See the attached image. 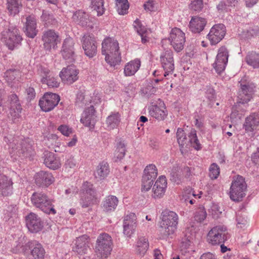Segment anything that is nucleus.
<instances>
[{
  "mask_svg": "<svg viewBox=\"0 0 259 259\" xmlns=\"http://www.w3.org/2000/svg\"><path fill=\"white\" fill-rule=\"evenodd\" d=\"M5 141L9 146L10 154L14 160L18 157H27L30 155L31 146L28 143L29 139L14 138L11 135L5 136Z\"/></svg>",
  "mask_w": 259,
  "mask_h": 259,
  "instance_id": "obj_1",
  "label": "nucleus"
},
{
  "mask_svg": "<svg viewBox=\"0 0 259 259\" xmlns=\"http://www.w3.org/2000/svg\"><path fill=\"white\" fill-rule=\"evenodd\" d=\"M102 53L105 56V61L111 66L118 64L121 59L117 41L113 38H106L102 44Z\"/></svg>",
  "mask_w": 259,
  "mask_h": 259,
  "instance_id": "obj_2",
  "label": "nucleus"
},
{
  "mask_svg": "<svg viewBox=\"0 0 259 259\" xmlns=\"http://www.w3.org/2000/svg\"><path fill=\"white\" fill-rule=\"evenodd\" d=\"M178 216L175 212L165 210L161 213L160 227L161 234L167 236L174 233L177 230Z\"/></svg>",
  "mask_w": 259,
  "mask_h": 259,
  "instance_id": "obj_3",
  "label": "nucleus"
},
{
  "mask_svg": "<svg viewBox=\"0 0 259 259\" xmlns=\"http://www.w3.org/2000/svg\"><path fill=\"white\" fill-rule=\"evenodd\" d=\"M31 200L35 207L40 209L44 212L49 214L56 213V210L53 204V199L49 198L44 193H34L31 197Z\"/></svg>",
  "mask_w": 259,
  "mask_h": 259,
  "instance_id": "obj_4",
  "label": "nucleus"
},
{
  "mask_svg": "<svg viewBox=\"0 0 259 259\" xmlns=\"http://www.w3.org/2000/svg\"><path fill=\"white\" fill-rule=\"evenodd\" d=\"M227 227L224 225H219L213 227L208 232L206 236V241L210 245H220L224 243L228 238Z\"/></svg>",
  "mask_w": 259,
  "mask_h": 259,
  "instance_id": "obj_5",
  "label": "nucleus"
},
{
  "mask_svg": "<svg viewBox=\"0 0 259 259\" xmlns=\"http://www.w3.org/2000/svg\"><path fill=\"white\" fill-rule=\"evenodd\" d=\"M247 185L244 179L238 176L232 182L230 191V197L234 201H241L245 195Z\"/></svg>",
  "mask_w": 259,
  "mask_h": 259,
  "instance_id": "obj_6",
  "label": "nucleus"
},
{
  "mask_svg": "<svg viewBox=\"0 0 259 259\" xmlns=\"http://www.w3.org/2000/svg\"><path fill=\"white\" fill-rule=\"evenodd\" d=\"M112 241L110 236L103 233L98 237L96 246V252L99 256L107 257L112 250Z\"/></svg>",
  "mask_w": 259,
  "mask_h": 259,
  "instance_id": "obj_7",
  "label": "nucleus"
},
{
  "mask_svg": "<svg viewBox=\"0 0 259 259\" xmlns=\"http://www.w3.org/2000/svg\"><path fill=\"white\" fill-rule=\"evenodd\" d=\"M96 191L92 184L85 182L83 184L80 200V204L83 208L91 207L97 202Z\"/></svg>",
  "mask_w": 259,
  "mask_h": 259,
  "instance_id": "obj_8",
  "label": "nucleus"
},
{
  "mask_svg": "<svg viewBox=\"0 0 259 259\" xmlns=\"http://www.w3.org/2000/svg\"><path fill=\"white\" fill-rule=\"evenodd\" d=\"M2 39L10 50L17 47L22 40L19 30L13 26L10 27L8 31L3 32Z\"/></svg>",
  "mask_w": 259,
  "mask_h": 259,
  "instance_id": "obj_9",
  "label": "nucleus"
},
{
  "mask_svg": "<svg viewBox=\"0 0 259 259\" xmlns=\"http://www.w3.org/2000/svg\"><path fill=\"white\" fill-rule=\"evenodd\" d=\"M81 45L84 54L91 58L94 57L97 53V43L93 35L85 34L81 39Z\"/></svg>",
  "mask_w": 259,
  "mask_h": 259,
  "instance_id": "obj_10",
  "label": "nucleus"
},
{
  "mask_svg": "<svg viewBox=\"0 0 259 259\" xmlns=\"http://www.w3.org/2000/svg\"><path fill=\"white\" fill-rule=\"evenodd\" d=\"M60 101V97L56 94L47 93L40 98L39 105L41 110L48 112L54 108Z\"/></svg>",
  "mask_w": 259,
  "mask_h": 259,
  "instance_id": "obj_11",
  "label": "nucleus"
},
{
  "mask_svg": "<svg viewBox=\"0 0 259 259\" xmlns=\"http://www.w3.org/2000/svg\"><path fill=\"white\" fill-rule=\"evenodd\" d=\"M78 70L74 66L69 65L62 69L59 76L63 83L71 84L78 79Z\"/></svg>",
  "mask_w": 259,
  "mask_h": 259,
  "instance_id": "obj_12",
  "label": "nucleus"
},
{
  "mask_svg": "<svg viewBox=\"0 0 259 259\" xmlns=\"http://www.w3.org/2000/svg\"><path fill=\"white\" fill-rule=\"evenodd\" d=\"M10 104L9 117L12 118L13 122L21 117V113L22 108L20 103H19L18 97L15 94H12L9 97L8 103L5 106Z\"/></svg>",
  "mask_w": 259,
  "mask_h": 259,
  "instance_id": "obj_13",
  "label": "nucleus"
},
{
  "mask_svg": "<svg viewBox=\"0 0 259 259\" xmlns=\"http://www.w3.org/2000/svg\"><path fill=\"white\" fill-rule=\"evenodd\" d=\"M229 57V53L225 47H221L218 50L216 60L213 64L215 71L220 74L225 69Z\"/></svg>",
  "mask_w": 259,
  "mask_h": 259,
  "instance_id": "obj_14",
  "label": "nucleus"
},
{
  "mask_svg": "<svg viewBox=\"0 0 259 259\" xmlns=\"http://www.w3.org/2000/svg\"><path fill=\"white\" fill-rule=\"evenodd\" d=\"M226 34V27L223 24L214 25L210 29L207 37L211 45H216L224 37Z\"/></svg>",
  "mask_w": 259,
  "mask_h": 259,
  "instance_id": "obj_15",
  "label": "nucleus"
},
{
  "mask_svg": "<svg viewBox=\"0 0 259 259\" xmlns=\"http://www.w3.org/2000/svg\"><path fill=\"white\" fill-rule=\"evenodd\" d=\"M40 81L43 84H46L51 88H57L59 85V82L54 77L53 72H51L48 68L40 67L38 70Z\"/></svg>",
  "mask_w": 259,
  "mask_h": 259,
  "instance_id": "obj_16",
  "label": "nucleus"
},
{
  "mask_svg": "<svg viewBox=\"0 0 259 259\" xmlns=\"http://www.w3.org/2000/svg\"><path fill=\"white\" fill-rule=\"evenodd\" d=\"M74 45V40L70 37L66 38L63 42L61 54L68 63H72L75 60Z\"/></svg>",
  "mask_w": 259,
  "mask_h": 259,
  "instance_id": "obj_17",
  "label": "nucleus"
},
{
  "mask_svg": "<svg viewBox=\"0 0 259 259\" xmlns=\"http://www.w3.org/2000/svg\"><path fill=\"white\" fill-rule=\"evenodd\" d=\"M167 188V181L165 177L160 176L156 181L152 187L151 196L155 199H160L164 195Z\"/></svg>",
  "mask_w": 259,
  "mask_h": 259,
  "instance_id": "obj_18",
  "label": "nucleus"
},
{
  "mask_svg": "<svg viewBox=\"0 0 259 259\" xmlns=\"http://www.w3.org/2000/svg\"><path fill=\"white\" fill-rule=\"evenodd\" d=\"M162 66L164 70V76L168 75L174 69V64L172 53L170 50H166L163 52L160 58Z\"/></svg>",
  "mask_w": 259,
  "mask_h": 259,
  "instance_id": "obj_19",
  "label": "nucleus"
},
{
  "mask_svg": "<svg viewBox=\"0 0 259 259\" xmlns=\"http://www.w3.org/2000/svg\"><path fill=\"white\" fill-rule=\"evenodd\" d=\"M26 224L28 230L31 233H37L41 231L43 227L40 218L33 212L26 216Z\"/></svg>",
  "mask_w": 259,
  "mask_h": 259,
  "instance_id": "obj_20",
  "label": "nucleus"
},
{
  "mask_svg": "<svg viewBox=\"0 0 259 259\" xmlns=\"http://www.w3.org/2000/svg\"><path fill=\"white\" fill-rule=\"evenodd\" d=\"M72 19L77 24L89 28H92L95 24L94 18H90L88 14L80 10L73 14Z\"/></svg>",
  "mask_w": 259,
  "mask_h": 259,
  "instance_id": "obj_21",
  "label": "nucleus"
},
{
  "mask_svg": "<svg viewBox=\"0 0 259 259\" xmlns=\"http://www.w3.org/2000/svg\"><path fill=\"white\" fill-rule=\"evenodd\" d=\"M58 34L53 30H48L44 32L42 40L46 50L50 51L55 48L58 41Z\"/></svg>",
  "mask_w": 259,
  "mask_h": 259,
  "instance_id": "obj_22",
  "label": "nucleus"
},
{
  "mask_svg": "<svg viewBox=\"0 0 259 259\" xmlns=\"http://www.w3.org/2000/svg\"><path fill=\"white\" fill-rule=\"evenodd\" d=\"M95 110L93 105L85 108L82 114L80 122L85 126L93 128L96 123Z\"/></svg>",
  "mask_w": 259,
  "mask_h": 259,
  "instance_id": "obj_23",
  "label": "nucleus"
},
{
  "mask_svg": "<svg viewBox=\"0 0 259 259\" xmlns=\"http://www.w3.org/2000/svg\"><path fill=\"white\" fill-rule=\"evenodd\" d=\"M89 237L87 235H82L75 240L73 250L80 255L85 254L89 249Z\"/></svg>",
  "mask_w": 259,
  "mask_h": 259,
  "instance_id": "obj_24",
  "label": "nucleus"
},
{
  "mask_svg": "<svg viewBox=\"0 0 259 259\" xmlns=\"http://www.w3.org/2000/svg\"><path fill=\"white\" fill-rule=\"evenodd\" d=\"M149 113L152 117L158 120H163L167 115V111L163 102L160 101L158 105L149 106Z\"/></svg>",
  "mask_w": 259,
  "mask_h": 259,
  "instance_id": "obj_25",
  "label": "nucleus"
},
{
  "mask_svg": "<svg viewBox=\"0 0 259 259\" xmlns=\"http://www.w3.org/2000/svg\"><path fill=\"white\" fill-rule=\"evenodd\" d=\"M255 85L252 83H247L245 84H241V90L239 91V100L243 103H247L252 98L254 92Z\"/></svg>",
  "mask_w": 259,
  "mask_h": 259,
  "instance_id": "obj_26",
  "label": "nucleus"
},
{
  "mask_svg": "<svg viewBox=\"0 0 259 259\" xmlns=\"http://www.w3.org/2000/svg\"><path fill=\"white\" fill-rule=\"evenodd\" d=\"M26 35L30 38H34L37 34L36 19L34 16H28L26 18L24 27Z\"/></svg>",
  "mask_w": 259,
  "mask_h": 259,
  "instance_id": "obj_27",
  "label": "nucleus"
},
{
  "mask_svg": "<svg viewBox=\"0 0 259 259\" xmlns=\"http://www.w3.org/2000/svg\"><path fill=\"white\" fill-rule=\"evenodd\" d=\"M12 179L0 174V193L3 196H9L13 193Z\"/></svg>",
  "mask_w": 259,
  "mask_h": 259,
  "instance_id": "obj_28",
  "label": "nucleus"
},
{
  "mask_svg": "<svg viewBox=\"0 0 259 259\" xmlns=\"http://www.w3.org/2000/svg\"><path fill=\"white\" fill-rule=\"evenodd\" d=\"M29 247L31 249V259H44L46 253L42 245L36 241L29 242Z\"/></svg>",
  "mask_w": 259,
  "mask_h": 259,
  "instance_id": "obj_29",
  "label": "nucleus"
},
{
  "mask_svg": "<svg viewBox=\"0 0 259 259\" xmlns=\"http://www.w3.org/2000/svg\"><path fill=\"white\" fill-rule=\"evenodd\" d=\"M36 183L41 186H48L53 183L54 178L52 175L47 171H40L35 176Z\"/></svg>",
  "mask_w": 259,
  "mask_h": 259,
  "instance_id": "obj_30",
  "label": "nucleus"
},
{
  "mask_svg": "<svg viewBox=\"0 0 259 259\" xmlns=\"http://www.w3.org/2000/svg\"><path fill=\"white\" fill-rule=\"evenodd\" d=\"M206 23L205 19L198 16H193L189 23V27L193 32L200 33L204 29Z\"/></svg>",
  "mask_w": 259,
  "mask_h": 259,
  "instance_id": "obj_31",
  "label": "nucleus"
},
{
  "mask_svg": "<svg viewBox=\"0 0 259 259\" xmlns=\"http://www.w3.org/2000/svg\"><path fill=\"white\" fill-rule=\"evenodd\" d=\"M149 246L148 239L145 237H140L137 239L134 246L135 253L137 255L143 256L147 251Z\"/></svg>",
  "mask_w": 259,
  "mask_h": 259,
  "instance_id": "obj_32",
  "label": "nucleus"
},
{
  "mask_svg": "<svg viewBox=\"0 0 259 259\" xmlns=\"http://www.w3.org/2000/svg\"><path fill=\"white\" fill-rule=\"evenodd\" d=\"M44 163L50 169H57L61 166L59 158L55 157L53 153L46 152L44 154Z\"/></svg>",
  "mask_w": 259,
  "mask_h": 259,
  "instance_id": "obj_33",
  "label": "nucleus"
},
{
  "mask_svg": "<svg viewBox=\"0 0 259 259\" xmlns=\"http://www.w3.org/2000/svg\"><path fill=\"white\" fill-rule=\"evenodd\" d=\"M118 204V198L114 195H109L105 198L102 202L104 211L110 212L114 211Z\"/></svg>",
  "mask_w": 259,
  "mask_h": 259,
  "instance_id": "obj_34",
  "label": "nucleus"
},
{
  "mask_svg": "<svg viewBox=\"0 0 259 259\" xmlns=\"http://www.w3.org/2000/svg\"><path fill=\"white\" fill-rule=\"evenodd\" d=\"M247 103H243L239 100L232 108L230 115L231 118L233 119H240L245 113L247 108Z\"/></svg>",
  "mask_w": 259,
  "mask_h": 259,
  "instance_id": "obj_35",
  "label": "nucleus"
},
{
  "mask_svg": "<svg viewBox=\"0 0 259 259\" xmlns=\"http://www.w3.org/2000/svg\"><path fill=\"white\" fill-rule=\"evenodd\" d=\"M259 124V114L253 113L246 117L243 126L246 131L252 132L256 129Z\"/></svg>",
  "mask_w": 259,
  "mask_h": 259,
  "instance_id": "obj_36",
  "label": "nucleus"
},
{
  "mask_svg": "<svg viewBox=\"0 0 259 259\" xmlns=\"http://www.w3.org/2000/svg\"><path fill=\"white\" fill-rule=\"evenodd\" d=\"M141 66V61L136 59L127 63L124 68V74L126 76L134 75L139 69Z\"/></svg>",
  "mask_w": 259,
  "mask_h": 259,
  "instance_id": "obj_37",
  "label": "nucleus"
},
{
  "mask_svg": "<svg viewBox=\"0 0 259 259\" xmlns=\"http://www.w3.org/2000/svg\"><path fill=\"white\" fill-rule=\"evenodd\" d=\"M190 227H187L185 230V238L182 239L181 247L182 250L187 249L190 245L191 240L192 236L195 233V228L193 225H190Z\"/></svg>",
  "mask_w": 259,
  "mask_h": 259,
  "instance_id": "obj_38",
  "label": "nucleus"
},
{
  "mask_svg": "<svg viewBox=\"0 0 259 259\" xmlns=\"http://www.w3.org/2000/svg\"><path fill=\"white\" fill-rule=\"evenodd\" d=\"M109 172V165L107 162L103 161L98 165L94 175L96 178L102 180L107 176Z\"/></svg>",
  "mask_w": 259,
  "mask_h": 259,
  "instance_id": "obj_39",
  "label": "nucleus"
},
{
  "mask_svg": "<svg viewBox=\"0 0 259 259\" xmlns=\"http://www.w3.org/2000/svg\"><path fill=\"white\" fill-rule=\"evenodd\" d=\"M120 115L118 113H112L109 115L106 120V124L108 130H113L117 127L120 121Z\"/></svg>",
  "mask_w": 259,
  "mask_h": 259,
  "instance_id": "obj_40",
  "label": "nucleus"
},
{
  "mask_svg": "<svg viewBox=\"0 0 259 259\" xmlns=\"http://www.w3.org/2000/svg\"><path fill=\"white\" fill-rule=\"evenodd\" d=\"M8 10L11 15L17 14L22 8V0H7Z\"/></svg>",
  "mask_w": 259,
  "mask_h": 259,
  "instance_id": "obj_41",
  "label": "nucleus"
},
{
  "mask_svg": "<svg viewBox=\"0 0 259 259\" xmlns=\"http://www.w3.org/2000/svg\"><path fill=\"white\" fill-rule=\"evenodd\" d=\"M134 27L137 33L141 36L142 42L144 44L147 41V34L148 32V29L138 20H136L134 22Z\"/></svg>",
  "mask_w": 259,
  "mask_h": 259,
  "instance_id": "obj_42",
  "label": "nucleus"
},
{
  "mask_svg": "<svg viewBox=\"0 0 259 259\" xmlns=\"http://www.w3.org/2000/svg\"><path fill=\"white\" fill-rule=\"evenodd\" d=\"M91 94L88 92L82 93L81 92L77 93L75 101L76 105L83 107L91 103Z\"/></svg>",
  "mask_w": 259,
  "mask_h": 259,
  "instance_id": "obj_43",
  "label": "nucleus"
},
{
  "mask_svg": "<svg viewBox=\"0 0 259 259\" xmlns=\"http://www.w3.org/2000/svg\"><path fill=\"white\" fill-rule=\"evenodd\" d=\"M245 60L247 64L253 68H259V53L253 51L249 52L245 57Z\"/></svg>",
  "mask_w": 259,
  "mask_h": 259,
  "instance_id": "obj_44",
  "label": "nucleus"
},
{
  "mask_svg": "<svg viewBox=\"0 0 259 259\" xmlns=\"http://www.w3.org/2000/svg\"><path fill=\"white\" fill-rule=\"evenodd\" d=\"M91 8L93 11H95L97 13L98 16L103 15L105 9L104 6V0H91Z\"/></svg>",
  "mask_w": 259,
  "mask_h": 259,
  "instance_id": "obj_45",
  "label": "nucleus"
},
{
  "mask_svg": "<svg viewBox=\"0 0 259 259\" xmlns=\"http://www.w3.org/2000/svg\"><path fill=\"white\" fill-rule=\"evenodd\" d=\"M125 153V145L122 141H120L117 143L116 150L114 153V157L116 160H120L123 158Z\"/></svg>",
  "mask_w": 259,
  "mask_h": 259,
  "instance_id": "obj_46",
  "label": "nucleus"
},
{
  "mask_svg": "<svg viewBox=\"0 0 259 259\" xmlns=\"http://www.w3.org/2000/svg\"><path fill=\"white\" fill-rule=\"evenodd\" d=\"M157 169L156 166L153 164H151L145 167L143 176H146V177H148V178L154 180L157 176Z\"/></svg>",
  "mask_w": 259,
  "mask_h": 259,
  "instance_id": "obj_47",
  "label": "nucleus"
},
{
  "mask_svg": "<svg viewBox=\"0 0 259 259\" xmlns=\"http://www.w3.org/2000/svg\"><path fill=\"white\" fill-rule=\"evenodd\" d=\"M116 9L119 15H124L127 13L129 4L127 0H116Z\"/></svg>",
  "mask_w": 259,
  "mask_h": 259,
  "instance_id": "obj_48",
  "label": "nucleus"
},
{
  "mask_svg": "<svg viewBox=\"0 0 259 259\" xmlns=\"http://www.w3.org/2000/svg\"><path fill=\"white\" fill-rule=\"evenodd\" d=\"M178 33V29L176 27L173 28L170 31V35L168 38L171 45L172 46L174 49L177 52L178 51V37L177 36Z\"/></svg>",
  "mask_w": 259,
  "mask_h": 259,
  "instance_id": "obj_49",
  "label": "nucleus"
},
{
  "mask_svg": "<svg viewBox=\"0 0 259 259\" xmlns=\"http://www.w3.org/2000/svg\"><path fill=\"white\" fill-rule=\"evenodd\" d=\"M123 225L132 226V228H136L137 217L135 213H131L126 215L123 221Z\"/></svg>",
  "mask_w": 259,
  "mask_h": 259,
  "instance_id": "obj_50",
  "label": "nucleus"
},
{
  "mask_svg": "<svg viewBox=\"0 0 259 259\" xmlns=\"http://www.w3.org/2000/svg\"><path fill=\"white\" fill-rule=\"evenodd\" d=\"M207 213L203 207H199L195 212L194 220L198 223L202 222L206 218Z\"/></svg>",
  "mask_w": 259,
  "mask_h": 259,
  "instance_id": "obj_51",
  "label": "nucleus"
},
{
  "mask_svg": "<svg viewBox=\"0 0 259 259\" xmlns=\"http://www.w3.org/2000/svg\"><path fill=\"white\" fill-rule=\"evenodd\" d=\"M189 142L191 146L196 150H199L201 149V146L197 137L195 131L191 132L189 136Z\"/></svg>",
  "mask_w": 259,
  "mask_h": 259,
  "instance_id": "obj_52",
  "label": "nucleus"
},
{
  "mask_svg": "<svg viewBox=\"0 0 259 259\" xmlns=\"http://www.w3.org/2000/svg\"><path fill=\"white\" fill-rule=\"evenodd\" d=\"M40 18L41 20L48 26L54 25L56 23V20L54 18L53 15H50L46 11H43Z\"/></svg>",
  "mask_w": 259,
  "mask_h": 259,
  "instance_id": "obj_53",
  "label": "nucleus"
},
{
  "mask_svg": "<svg viewBox=\"0 0 259 259\" xmlns=\"http://www.w3.org/2000/svg\"><path fill=\"white\" fill-rule=\"evenodd\" d=\"M154 180L148 178V177H146V176H143L142 178V192H147L149 191L154 182Z\"/></svg>",
  "mask_w": 259,
  "mask_h": 259,
  "instance_id": "obj_54",
  "label": "nucleus"
},
{
  "mask_svg": "<svg viewBox=\"0 0 259 259\" xmlns=\"http://www.w3.org/2000/svg\"><path fill=\"white\" fill-rule=\"evenodd\" d=\"M220 174V167L215 163H212L209 167V177L211 179H217Z\"/></svg>",
  "mask_w": 259,
  "mask_h": 259,
  "instance_id": "obj_55",
  "label": "nucleus"
},
{
  "mask_svg": "<svg viewBox=\"0 0 259 259\" xmlns=\"http://www.w3.org/2000/svg\"><path fill=\"white\" fill-rule=\"evenodd\" d=\"M203 8V2L202 0H193L190 5V8L196 12L201 11Z\"/></svg>",
  "mask_w": 259,
  "mask_h": 259,
  "instance_id": "obj_56",
  "label": "nucleus"
},
{
  "mask_svg": "<svg viewBox=\"0 0 259 259\" xmlns=\"http://www.w3.org/2000/svg\"><path fill=\"white\" fill-rule=\"evenodd\" d=\"M144 8L147 12H154L157 10V4L153 1H148L144 4Z\"/></svg>",
  "mask_w": 259,
  "mask_h": 259,
  "instance_id": "obj_57",
  "label": "nucleus"
},
{
  "mask_svg": "<svg viewBox=\"0 0 259 259\" xmlns=\"http://www.w3.org/2000/svg\"><path fill=\"white\" fill-rule=\"evenodd\" d=\"M19 72L16 70H9L7 71L5 73L6 80L9 83H12L13 80L15 79V76Z\"/></svg>",
  "mask_w": 259,
  "mask_h": 259,
  "instance_id": "obj_58",
  "label": "nucleus"
},
{
  "mask_svg": "<svg viewBox=\"0 0 259 259\" xmlns=\"http://www.w3.org/2000/svg\"><path fill=\"white\" fill-rule=\"evenodd\" d=\"M64 166L68 171L70 169H74L76 166V161L73 157H70L66 160Z\"/></svg>",
  "mask_w": 259,
  "mask_h": 259,
  "instance_id": "obj_59",
  "label": "nucleus"
},
{
  "mask_svg": "<svg viewBox=\"0 0 259 259\" xmlns=\"http://www.w3.org/2000/svg\"><path fill=\"white\" fill-rule=\"evenodd\" d=\"M58 130L64 136L68 137L72 133V128L66 125H61L58 128Z\"/></svg>",
  "mask_w": 259,
  "mask_h": 259,
  "instance_id": "obj_60",
  "label": "nucleus"
},
{
  "mask_svg": "<svg viewBox=\"0 0 259 259\" xmlns=\"http://www.w3.org/2000/svg\"><path fill=\"white\" fill-rule=\"evenodd\" d=\"M54 149V150L56 152H62L65 150V146L62 144L59 139L56 142V143H53V146L51 147Z\"/></svg>",
  "mask_w": 259,
  "mask_h": 259,
  "instance_id": "obj_61",
  "label": "nucleus"
},
{
  "mask_svg": "<svg viewBox=\"0 0 259 259\" xmlns=\"http://www.w3.org/2000/svg\"><path fill=\"white\" fill-rule=\"evenodd\" d=\"M191 194L194 197L196 196V195L195 194L193 193V192H192V190L191 188H186L183 193L182 198L181 200H184L185 202H186L188 199H189Z\"/></svg>",
  "mask_w": 259,
  "mask_h": 259,
  "instance_id": "obj_62",
  "label": "nucleus"
},
{
  "mask_svg": "<svg viewBox=\"0 0 259 259\" xmlns=\"http://www.w3.org/2000/svg\"><path fill=\"white\" fill-rule=\"evenodd\" d=\"M123 233L128 237H131L134 233L136 228H132V226L123 225Z\"/></svg>",
  "mask_w": 259,
  "mask_h": 259,
  "instance_id": "obj_63",
  "label": "nucleus"
},
{
  "mask_svg": "<svg viewBox=\"0 0 259 259\" xmlns=\"http://www.w3.org/2000/svg\"><path fill=\"white\" fill-rule=\"evenodd\" d=\"M58 139L56 135L51 134L47 138L48 142H46V144L49 147L51 148L53 146V143H56Z\"/></svg>",
  "mask_w": 259,
  "mask_h": 259,
  "instance_id": "obj_64",
  "label": "nucleus"
}]
</instances>
